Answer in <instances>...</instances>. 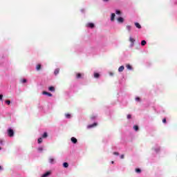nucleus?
<instances>
[{"instance_id":"1","label":"nucleus","mask_w":177,"mask_h":177,"mask_svg":"<svg viewBox=\"0 0 177 177\" xmlns=\"http://www.w3.org/2000/svg\"><path fill=\"white\" fill-rule=\"evenodd\" d=\"M7 135L9 138H13L15 136V131L12 128L8 129Z\"/></svg>"},{"instance_id":"2","label":"nucleus","mask_w":177,"mask_h":177,"mask_svg":"<svg viewBox=\"0 0 177 177\" xmlns=\"http://www.w3.org/2000/svg\"><path fill=\"white\" fill-rule=\"evenodd\" d=\"M95 127H97V123L95 122L93 124H90L87 126L88 129H91V128H95Z\"/></svg>"},{"instance_id":"3","label":"nucleus","mask_w":177,"mask_h":177,"mask_svg":"<svg viewBox=\"0 0 177 177\" xmlns=\"http://www.w3.org/2000/svg\"><path fill=\"white\" fill-rule=\"evenodd\" d=\"M43 95H46L47 96H48L49 97H52L53 95L50 93H48L47 91H43Z\"/></svg>"},{"instance_id":"4","label":"nucleus","mask_w":177,"mask_h":177,"mask_svg":"<svg viewBox=\"0 0 177 177\" xmlns=\"http://www.w3.org/2000/svg\"><path fill=\"white\" fill-rule=\"evenodd\" d=\"M71 140L72 142V143H74L75 145V143H77L78 142V140H77V138H74V137H72L71 138Z\"/></svg>"},{"instance_id":"5","label":"nucleus","mask_w":177,"mask_h":177,"mask_svg":"<svg viewBox=\"0 0 177 177\" xmlns=\"http://www.w3.org/2000/svg\"><path fill=\"white\" fill-rule=\"evenodd\" d=\"M82 77H84V74H82V73L76 74V78H77V80H79L80 78H82Z\"/></svg>"},{"instance_id":"6","label":"nucleus","mask_w":177,"mask_h":177,"mask_svg":"<svg viewBox=\"0 0 177 177\" xmlns=\"http://www.w3.org/2000/svg\"><path fill=\"white\" fill-rule=\"evenodd\" d=\"M50 175V171H47L45 174H44L41 177H48Z\"/></svg>"},{"instance_id":"7","label":"nucleus","mask_w":177,"mask_h":177,"mask_svg":"<svg viewBox=\"0 0 177 177\" xmlns=\"http://www.w3.org/2000/svg\"><path fill=\"white\" fill-rule=\"evenodd\" d=\"M115 19V14L112 13L111 16V21H114V19Z\"/></svg>"},{"instance_id":"8","label":"nucleus","mask_w":177,"mask_h":177,"mask_svg":"<svg viewBox=\"0 0 177 177\" xmlns=\"http://www.w3.org/2000/svg\"><path fill=\"white\" fill-rule=\"evenodd\" d=\"M124 68H125L124 67V66H120L119 68H118L119 73H122V71H124Z\"/></svg>"},{"instance_id":"9","label":"nucleus","mask_w":177,"mask_h":177,"mask_svg":"<svg viewBox=\"0 0 177 177\" xmlns=\"http://www.w3.org/2000/svg\"><path fill=\"white\" fill-rule=\"evenodd\" d=\"M135 26L137 28H142V26H140V23H138V22H136L135 23Z\"/></svg>"},{"instance_id":"10","label":"nucleus","mask_w":177,"mask_h":177,"mask_svg":"<svg viewBox=\"0 0 177 177\" xmlns=\"http://www.w3.org/2000/svg\"><path fill=\"white\" fill-rule=\"evenodd\" d=\"M118 23H124V18L122 17L118 18Z\"/></svg>"},{"instance_id":"11","label":"nucleus","mask_w":177,"mask_h":177,"mask_svg":"<svg viewBox=\"0 0 177 177\" xmlns=\"http://www.w3.org/2000/svg\"><path fill=\"white\" fill-rule=\"evenodd\" d=\"M126 28L127 30V31H129V32H131V30L132 29V27L129 25L126 26Z\"/></svg>"},{"instance_id":"12","label":"nucleus","mask_w":177,"mask_h":177,"mask_svg":"<svg viewBox=\"0 0 177 177\" xmlns=\"http://www.w3.org/2000/svg\"><path fill=\"white\" fill-rule=\"evenodd\" d=\"M59 71H60L59 68L55 69V71H54L55 75H57V74H59Z\"/></svg>"},{"instance_id":"13","label":"nucleus","mask_w":177,"mask_h":177,"mask_svg":"<svg viewBox=\"0 0 177 177\" xmlns=\"http://www.w3.org/2000/svg\"><path fill=\"white\" fill-rule=\"evenodd\" d=\"M48 90L50 91V92H55V87L54 86H50L48 88Z\"/></svg>"},{"instance_id":"14","label":"nucleus","mask_w":177,"mask_h":177,"mask_svg":"<svg viewBox=\"0 0 177 177\" xmlns=\"http://www.w3.org/2000/svg\"><path fill=\"white\" fill-rule=\"evenodd\" d=\"M49 162H50V164H54V162H55V159L53 158H49Z\"/></svg>"},{"instance_id":"15","label":"nucleus","mask_w":177,"mask_h":177,"mask_svg":"<svg viewBox=\"0 0 177 177\" xmlns=\"http://www.w3.org/2000/svg\"><path fill=\"white\" fill-rule=\"evenodd\" d=\"M100 77V75L98 73H94V78H99Z\"/></svg>"},{"instance_id":"16","label":"nucleus","mask_w":177,"mask_h":177,"mask_svg":"<svg viewBox=\"0 0 177 177\" xmlns=\"http://www.w3.org/2000/svg\"><path fill=\"white\" fill-rule=\"evenodd\" d=\"M66 118H71V114L70 113H65Z\"/></svg>"},{"instance_id":"17","label":"nucleus","mask_w":177,"mask_h":177,"mask_svg":"<svg viewBox=\"0 0 177 177\" xmlns=\"http://www.w3.org/2000/svg\"><path fill=\"white\" fill-rule=\"evenodd\" d=\"M127 70H132V66L130 64L126 66Z\"/></svg>"},{"instance_id":"18","label":"nucleus","mask_w":177,"mask_h":177,"mask_svg":"<svg viewBox=\"0 0 177 177\" xmlns=\"http://www.w3.org/2000/svg\"><path fill=\"white\" fill-rule=\"evenodd\" d=\"M88 26L90 27V28H93V27H95V24L92 23L88 24Z\"/></svg>"},{"instance_id":"19","label":"nucleus","mask_w":177,"mask_h":177,"mask_svg":"<svg viewBox=\"0 0 177 177\" xmlns=\"http://www.w3.org/2000/svg\"><path fill=\"white\" fill-rule=\"evenodd\" d=\"M63 167H64V168H68V162H64Z\"/></svg>"},{"instance_id":"20","label":"nucleus","mask_w":177,"mask_h":177,"mask_svg":"<svg viewBox=\"0 0 177 177\" xmlns=\"http://www.w3.org/2000/svg\"><path fill=\"white\" fill-rule=\"evenodd\" d=\"M146 44H147V42H146L145 40H142V41H141V45H142V46H145V45H146Z\"/></svg>"},{"instance_id":"21","label":"nucleus","mask_w":177,"mask_h":177,"mask_svg":"<svg viewBox=\"0 0 177 177\" xmlns=\"http://www.w3.org/2000/svg\"><path fill=\"white\" fill-rule=\"evenodd\" d=\"M36 69L37 70V71H39V70H41V64H37Z\"/></svg>"},{"instance_id":"22","label":"nucleus","mask_w":177,"mask_h":177,"mask_svg":"<svg viewBox=\"0 0 177 177\" xmlns=\"http://www.w3.org/2000/svg\"><path fill=\"white\" fill-rule=\"evenodd\" d=\"M42 138H48V133L45 132V133L43 134Z\"/></svg>"},{"instance_id":"23","label":"nucleus","mask_w":177,"mask_h":177,"mask_svg":"<svg viewBox=\"0 0 177 177\" xmlns=\"http://www.w3.org/2000/svg\"><path fill=\"white\" fill-rule=\"evenodd\" d=\"M129 41H130V42H131V44H133V42H135V39L130 37Z\"/></svg>"},{"instance_id":"24","label":"nucleus","mask_w":177,"mask_h":177,"mask_svg":"<svg viewBox=\"0 0 177 177\" xmlns=\"http://www.w3.org/2000/svg\"><path fill=\"white\" fill-rule=\"evenodd\" d=\"M133 129H135L136 131H138L139 127L138 125H135V126H133Z\"/></svg>"},{"instance_id":"25","label":"nucleus","mask_w":177,"mask_h":177,"mask_svg":"<svg viewBox=\"0 0 177 177\" xmlns=\"http://www.w3.org/2000/svg\"><path fill=\"white\" fill-rule=\"evenodd\" d=\"M136 172H137V174H140V172H142V170H140V169H136Z\"/></svg>"},{"instance_id":"26","label":"nucleus","mask_w":177,"mask_h":177,"mask_svg":"<svg viewBox=\"0 0 177 177\" xmlns=\"http://www.w3.org/2000/svg\"><path fill=\"white\" fill-rule=\"evenodd\" d=\"M37 142L39 144H41V142H42V138H39L38 140H37Z\"/></svg>"},{"instance_id":"27","label":"nucleus","mask_w":177,"mask_h":177,"mask_svg":"<svg viewBox=\"0 0 177 177\" xmlns=\"http://www.w3.org/2000/svg\"><path fill=\"white\" fill-rule=\"evenodd\" d=\"M6 103L9 106V104H10V100H6Z\"/></svg>"},{"instance_id":"28","label":"nucleus","mask_w":177,"mask_h":177,"mask_svg":"<svg viewBox=\"0 0 177 177\" xmlns=\"http://www.w3.org/2000/svg\"><path fill=\"white\" fill-rule=\"evenodd\" d=\"M115 13H116V15H121V11L117 10Z\"/></svg>"},{"instance_id":"29","label":"nucleus","mask_w":177,"mask_h":177,"mask_svg":"<svg viewBox=\"0 0 177 177\" xmlns=\"http://www.w3.org/2000/svg\"><path fill=\"white\" fill-rule=\"evenodd\" d=\"M21 82H22L23 84H26V82H27V80L23 79V80H21Z\"/></svg>"},{"instance_id":"30","label":"nucleus","mask_w":177,"mask_h":177,"mask_svg":"<svg viewBox=\"0 0 177 177\" xmlns=\"http://www.w3.org/2000/svg\"><path fill=\"white\" fill-rule=\"evenodd\" d=\"M136 102H140V97H136Z\"/></svg>"},{"instance_id":"31","label":"nucleus","mask_w":177,"mask_h":177,"mask_svg":"<svg viewBox=\"0 0 177 177\" xmlns=\"http://www.w3.org/2000/svg\"><path fill=\"white\" fill-rule=\"evenodd\" d=\"M162 122H163V124H167V119H166V118H164V119L162 120Z\"/></svg>"},{"instance_id":"32","label":"nucleus","mask_w":177,"mask_h":177,"mask_svg":"<svg viewBox=\"0 0 177 177\" xmlns=\"http://www.w3.org/2000/svg\"><path fill=\"white\" fill-rule=\"evenodd\" d=\"M42 150H44V148H42V147H39L38 148L39 151H42Z\"/></svg>"},{"instance_id":"33","label":"nucleus","mask_w":177,"mask_h":177,"mask_svg":"<svg viewBox=\"0 0 177 177\" xmlns=\"http://www.w3.org/2000/svg\"><path fill=\"white\" fill-rule=\"evenodd\" d=\"M127 118H128V120L132 118V115H127Z\"/></svg>"},{"instance_id":"34","label":"nucleus","mask_w":177,"mask_h":177,"mask_svg":"<svg viewBox=\"0 0 177 177\" xmlns=\"http://www.w3.org/2000/svg\"><path fill=\"white\" fill-rule=\"evenodd\" d=\"M113 154L115 156H120V153L118 152H113Z\"/></svg>"},{"instance_id":"35","label":"nucleus","mask_w":177,"mask_h":177,"mask_svg":"<svg viewBox=\"0 0 177 177\" xmlns=\"http://www.w3.org/2000/svg\"><path fill=\"white\" fill-rule=\"evenodd\" d=\"M120 158L124 159V154L121 155Z\"/></svg>"},{"instance_id":"36","label":"nucleus","mask_w":177,"mask_h":177,"mask_svg":"<svg viewBox=\"0 0 177 177\" xmlns=\"http://www.w3.org/2000/svg\"><path fill=\"white\" fill-rule=\"evenodd\" d=\"M3 97V95H0V100H2Z\"/></svg>"},{"instance_id":"37","label":"nucleus","mask_w":177,"mask_h":177,"mask_svg":"<svg viewBox=\"0 0 177 177\" xmlns=\"http://www.w3.org/2000/svg\"><path fill=\"white\" fill-rule=\"evenodd\" d=\"M104 2H109V0H102Z\"/></svg>"},{"instance_id":"38","label":"nucleus","mask_w":177,"mask_h":177,"mask_svg":"<svg viewBox=\"0 0 177 177\" xmlns=\"http://www.w3.org/2000/svg\"><path fill=\"white\" fill-rule=\"evenodd\" d=\"M2 144V140H0V145Z\"/></svg>"},{"instance_id":"39","label":"nucleus","mask_w":177,"mask_h":177,"mask_svg":"<svg viewBox=\"0 0 177 177\" xmlns=\"http://www.w3.org/2000/svg\"><path fill=\"white\" fill-rule=\"evenodd\" d=\"M1 169H2V166H0V171H1Z\"/></svg>"},{"instance_id":"40","label":"nucleus","mask_w":177,"mask_h":177,"mask_svg":"<svg viewBox=\"0 0 177 177\" xmlns=\"http://www.w3.org/2000/svg\"><path fill=\"white\" fill-rule=\"evenodd\" d=\"M110 75H113V73H110Z\"/></svg>"},{"instance_id":"41","label":"nucleus","mask_w":177,"mask_h":177,"mask_svg":"<svg viewBox=\"0 0 177 177\" xmlns=\"http://www.w3.org/2000/svg\"><path fill=\"white\" fill-rule=\"evenodd\" d=\"M111 164H114V161H112V162H111Z\"/></svg>"},{"instance_id":"42","label":"nucleus","mask_w":177,"mask_h":177,"mask_svg":"<svg viewBox=\"0 0 177 177\" xmlns=\"http://www.w3.org/2000/svg\"><path fill=\"white\" fill-rule=\"evenodd\" d=\"M0 150H2V148L0 147Z\"/></svg>"}]
</instances>
